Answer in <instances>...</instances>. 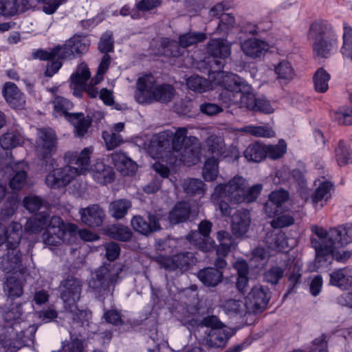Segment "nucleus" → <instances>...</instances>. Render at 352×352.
Wrapping results in <instances>:
<instances>
[{
	"mask_svg": "<svg viewBox=\"0 0 352 352\" xmlns=\"http://www.w3.org/2000/svg\"><path fill=\"white\" fill-rule=\"evenodd\" d=\"M312 234L310 236L311 247L315 251L314 267L315 271L328 270L333 261L346 263L352 256L351 250H337L340 245L332 237L338 236V232L331 231L329 237L326 236V229L317 225L310 228Z\"/></svg>",
	"mask_w": 352,
	"mask_h": 352,
	"instance_id": "obj_1",
	"label": "nucleus"
},
{
	"mask_svg": "<svg viewBox=\"0 0 352 352\" xmlns=\"http://www.w3.org/2000/svg\"><path fill=\"white\" fill-rule=\"evenodd\" d=\"M91 148H85L80 153L67 151L65 154V161L68 165L53 169L45 178L47 186L59 189L68 185L77 175L84 174L90 164Z\"/></svg>",
	"mask_w": 352,
	"mask_h": 352,
	"instance_id": "obj_2",
	"label": "nucleus"
},
{
	"mask_svg": "<svg viewBox=\"0 0 352 352\" xmlns=\"http://www.w3.org/2000/svg\"><path fill=\"white\" fill-rule=\"evenodd\" d=\"M308 39L314 54L327 58L338 49V36L333 25L327 20L318 19L309 26Z\"/></svg>",
	"mask_w": 352,
	"mask_h": 352,
	"instance_id": "obj_3",
	"label": "nucleus"
},
{
	"mask_svg": "<svg viewBox=\"0 0 352 352\" xmlns=\"http://www.w3.org/2000/svg\"><path fill=\"white\" fill-rule=\"evenodd\" d=\"M175 95L174 87L168 84L157 85L156 78L151 74L138 78L135 91V100L140 104H151L154 101L167 103Z\"/></svg>",
	"mask_w": 352,
	"mask_h": 352,
	"instance_id": "obj_4",
	"label": "nucleus"
},
{
	"mask_svg": "<svg viewBox=\"0 0 352 352\" xmlns=\"http://www.w3.org/2000/svg\"><path fill=\"white\" fill-rule=\"evenodd\" d=\"M221 91L219 99L225 107L232 105L243 107L245 95L248 94L252 87L236 74H231L221 82Z\"/></svg>",
	"mask_w": 352,
	"mask_h": 352,
	"instance_id": "obj_5",
	"label": "nucleus"
},
{
	"mask_svg": "<svg viewBox=\"0 0 352 352\" xmlns=\"http://www.w3.org/2000/svg\"><path fill=\"white\" fill-rule=\"evenodd\" d=\"M206 38L203 32H187L179 37V41L168 38H162L158 48V54L166 57H180L185 53V49L202 42Z\"/></svg>",
	"mask_w": 352,
	"mask_h": 352,
	"instance_id": "obj_6",
	"label": "nucleus"
},
{
	"mask_svg": "<svg viewBox=\"0 0 352 352\" xmlns=\"http://www.w3.org/2000/svg\"><path fill=\"white\" fill-rule=\"evenodd\" d=\"M245 180L241 176H235L227 184L221 185L217 189L219 193L230 194V200L235 204L250 203L255 201L263 189L262 184H256L245 191Z\"/></svg>",
	"mask_w": 352,
	"mask_h": 352,
	"instance_id": "obj_7",
	"label": "nucleus"
},
{
	"mask_svg": "<svg viewBox=\"0 0 352 352\" xmlns=\"http://www.w3.org/2000/svg\"><path fill=\"white\" fill-rule=\"evenodd\" d=\"M91 41L87 36L75 34L70 38L67 39L64 44H58L52 47V52L50 54L41 53L42 55H45V56H43V58H49L59 54L60 58L72 60L86 54L89 49Z\"/></svg>",
	"mask_w": 352,
	"mask_h": 352,
	"instance_id": "obj_8",
	"label": "nucleus"
},
{
	"mask_svg": "<svg viewBox=\"0 0 352 352\" xmlns=\"http://www.w3.org/2000/svg\"><path fill=\"white\" fill-rule=\"evenodd\" d=\"M197 140L194 136H187L186 128H178L172 140V148L181 152L182 160L188 166L196 164L199 161V153L193 147Z\"/></svg>",
	"mask_w": 352,
	"mask_h": 352,
	"instance_id": "obj_9",
	"label": "nucleus"
},
{
	"mask_svg": "<svg viewBox=\"0 0 352 352\" xmlns=\"http://www.w3.org/2000/svg\"><path fill=\"white\" fill-rule=\"evenodd\" d=\"M207 51L210 56L208 60L209 74L221 72L226 58L231 54L230 45L224 39H212L207 45Z\"/></svg>",
	"mask_w": 352,
	"mask_h": 352,
	"instance_id": "obj_10",
	"label": "nucleus"
},
{
	"mask_svg": "<svg viewBox=\"0 0 352 352\" xmlns=\"http://www.w3.org/2000/svg\"><path fill=\"white\" fill-rule=\"evenodd\" d=\"M58 139L56 133L50 128L38 130L35 151L38 159L46 164L56 153Z\"/></svg>",
	"mask_w": 352,
	"mask_h": 352,
	"instance_id": "obj_11",
	"label": "nucleus"
},
{
	"mask_svg": "<svg viewBox=\"0 0 352 352\" xmlns=\"http://www.w3.org/2000/svg\"><path fill=\"white\" fill-rule=\"evenodd\" d=\"M195 257L192 253L189 252H181L173 256L159 255L156 256L155 261L160 267L168 271H175L177 269L186 270L195 262Z\"/></svg>",
	"mask_w": 352,
	"mask_h": 352,
	"instance_id": "obj_12",
	"label": "nucleus"
},
{
	"mask_svg": "<svg viewBox=\"0 0 352 352\" xmlns=\"http://www.w3.org/2000/svg\"><path fill=\"white\" fill-rule=\"evenodd\" d=\"M6 253L0 256V270L6 274H25L27 267L23 265V254L19 248H6Z\"/></svg>",
	"mask_w": 352,
	"mask_h": 352,
	"instance_id": "obj_13",
	"label": "nucleus"
},
{
	"mask_svg": "<svg viewBox=\"0 0 352 352\" xmlns=\"http://www.w3.org/2000/svg\"><path fill=\"white\" fill-rule=\"evenodd\" d=\"M271 298V292L267 287H254L245 298V305L249 312L254 314L263 311Z\"/></svg>",
	"mask_w": 352,
	"mask_h": 352,
	"instance_id": "obj_14",
	"label": "nucleus"
},
{
	"mask_svg": "<svg viewBox=\"0 0 352 352\" xmlns=\"http://www.w3.org/2000/svg\"><path fill=\"white\" fill-rule=\"evenodd\" d=\"M82 282L80 279L72 275L68 276L63 280L60 285V298L65 305L77 302L80 298L82 290Z\"/></svg>",
	"mask_w": 352,
	"mask_h": 352,
	"instance_id": "obj_15",
	"label": "nucleus"
},
{
	"mask_svg": "<svg viewBox=\"0 0 352 352\" xmlns=\"http://www.w3.org/2000/svg\"><path fill=\"white\" fill-rule=\"evenodd\" d=\"M131 225L135 232L144 236H148L162 229L159 215L151 212H148L146 218L140 215L134 216L131 221Z\"/></svg>",
	"mask_w": 352,
	"mask_h": 352,
	"instance_id": "obj_16",
	"label": "nucleus"
},
{
	"mask_svg": "<svg viewBox=\"0 0 352 352\" xmlns=\"http://www.w3.org/2000/svg\"><path fill=\"white\" fill-rule=\"evenodd\" d=\"M80 214L82 222L92 228L102 226L106 217L104 210L98 204L81 208Z\"/></svg>",
	"mask_w": 352,
	"mask_h": 352,
	"instance_id": "obj_17",
	"label": "nucleus"
},
{
	"mask_svg": "<svg viewBox=\"0 0 352 352\" xmlns=\"http://www.w3.org/2000/svg\"><path fill=\"white\" fill-rule=\"evenodd\" d=\"M277 265L271 266L265 272L264 280L272 285H276L283 278L285 270L290 262L289 258L286 255H281L276 258Z\"/></svg>",
	"mask_w": 352,
	"mask_h": 352,
	"instance_id": "obj_18",
	"label": "nucleus"
},
{
	"mask_svg": "<svg viewBox=\"0 0 352 352\" xmlns=\"http://www.w3.org/2000/svg\"><path fill=\"white\" fill-rule=\"evenodd\" d=\"M243 107L251 111L264 113H271L274 111L270 102L264 96H256L252 93V89L248 91L247 95H245Z\"/></svg>",
	"mask_w": 352,
	"mask_h": 352,
	"instance_id": "obj_19",
	"label": "nucleus"
},
{
	"mask_svg": "<svg viewBox=\"0 0 352 352\" xmlns=\"http://www.w3.org/2000/svg\"><path fill=\"white\" fill-rule=\"evenodd\" d=\"M115 278L106 267H100L94 273V277L89 283V286L95 291L100 292L107 290L113 283Z\"/></svg>",
	"mask_w": 352,
	"mask_h": 352,
	"instance_id": "obj_20",
	"label": "nucleus"
},
{
	"mask_svg": "<svg viewBox=\"0 0 352 352\" xmlns=\"http://www.w3.org/2000/svg\"><path fill=\"white\" fill-rule=\"evenodd\" d=\"M251 222L250 214L248 210H238L232 217V230L235 235L242 236L245 234Z\"/></svg>",
	"mask_w": 352,
	"mask_h": 352,
	"instance_id": "obj_21",
	"label": "nucleus"
},
{
	"mask_svg": "<svg viewBox=\"0 0 352 352\" xmlns=\"http://www.w3.org/2000/svg\"><path fill=\"white\" fill-rule=\"evenodd\" d=\"M52 52V48H51L49 51L44 50L42 49L38 50L36 52L33 53V56L34 58H38L41 60H47L48 63L46 66V69L45 71V76L46 77H52L54 74L58 73L59 69L62 67L63 65V61L67 60V58H60L59 54L54 56L53 57L49 58H43V56H45V54H43L41 52H45L50 54Z\"/></svg>",
	"mask_w": 352,
	"mask_h": 352,
	"instance_id": "obj_22",
	"label": "nucleus"
},
{
	"mask_svg": "<svg viewBox=\"0 0 352 352\" xmlns=\"http://www.w3.org/2000/svg\"><path fill=\"white\" fill-rule=\"evenodd\" d=\"M67 120L74 126L75 135L84 137L92 123L89 116L85 117L83 113H72L67 114Z\"/></svg>",
	"mask_w": 352,
	"mask_h": 352,
	"instance_id": "obj_23",
	"label": "nucleus"
},
{
	"mask_svg": "<svg viewBox=\"0 0 352 352\" xmlns=\"http://www.w3.org/2000/svg\"><path fill=\"white\" fill-rule=\"evenodd\" d=\"M197 276L204 286L214 287L222 282L223 273L213 267H208L199 270Z\"/></svg>",
	"mask_w": 352,
	"mask_h": 352,
	"instance_id": "obj_24",
	"label": "nucleus"
},
{
	"mask_svg": "<svg viewBox=\"0 0 352 352\" xmlns=\"http://www.w3.org/2000/svg\"><path fill=\"white\" fill-rule=\"evenodd\" d=\"M112 160L115 167L122 175L129 176L135 173L138 168L137 164L125 153L116 152L112 154Z\"/></svg>",
	"mask_w": 352,
	"mask_h": 352,
	"instance_id": "obj_25",
	"label": "nucleus"
},
{
	"mask_svg": "<svg viewBox=\"0 0 352 352\" xmlns=\"http://www.w3.org/2000/svg\"><path fill=\"white\" fill-rule=\"evenodd\" d=\"M94 179L101 185H107L113 182L115 172L113 168L104 164L102 162H97L92 168Z\"/></svg>",
	"mask_w": 352,
	"mask_h": 352,
	"instance_id": "obj_26",
	"label": "nucleus"
},
{
	"mask_svg": "<svg viewBox=\"0 0 352 352\" xmlns=\"http://www.w3.org/2000/svg\"><path fill=\"white\" fill-rule=\"evenodd\" d=\"M2 92L6 100L12 107L21 108L24 104L23 94L14 82H6Z\"/></svg>",
	"mask_w": 352,
	"mask_h": 352,
	"instance_id": "obj_27",
	"label": "nucleus"
},
{
	"mask_svg": "<svg viewBox=\"0 0 352 352\" xmlns=\"http://www.w3.org/2000/svg\"><path fill=\"white\" fill-rule=\"evenodd\" d=\"M241 49L246 56L256 58L264 54L268 50V44L260 39L249 38L242 43Z\"/></svg>",
	"mask_w": 352,
	"mask_h": 352,
	"instance_id": "obj_28",
	"label": "nucleus"
},
{
	"mask_svg": "<svg viewBox=\"0 0 352 352\" xmlns=\"http://www.w3.org/2000/svg\"><path fill=\"white\" fill-rule=\"evenodd\" d=\"M334 190V184L329 180L319 181L318 185L311 195L310 198L314 206L320 201L325 203L331 198V192Z\"/></svg>",
	"mask_w": 352,
	"mask_h": 352,
	"instance_id": "obj_29",
	"label": "nucleus"
},
{
	"mask_svg": "<svg viewBox=\"0 0 352 352\" xmlns=\"http://www.w3.org/2000/svg\"><path fill=\"white\" fill-rule=\"evenodd\" d=\"M191 208L188 202L179 201L169 212L168 219L170 224L176 225L188 220Z\"/></svg>",
	"mask_w": 352,
	"mask_h": 352,
	"instance_id": "obj_30",
	"label": "nucleus"
},
{
	"mask_svg": "<svg viewBox=\"0 0 352 352\" xmlns=\"http://www.w3.org/2000/svg\"><path fill=\"white\" fill-rule=\"evenodd\" d=\"M23 229L21 223L12 222L5 231L6 245L8 248H19Z\"/></svg>",
	"mask_w": 352,
	"mask_h": 352,
	"instance_id": "obj_31",
	"label": "nucleus"
},
{
	"mask_svg": "<svg viewBox=\"0 0 352 352\" xmlns=\"http://www.w3.org/2000/svg\"><path fill=\"white\" fill-rule=\"evenodd\" d=\"M65 234L64 226H47L42 239L45 244L56 246L61 243Z\"/></svg>",
	"mask_w": 352,
	"mask_h": 352,
	"instance_id": "obj_32",
	"label": "nucleus"
},
{
	"mask_svg": "<svg viewBox=\"0 0 352 352\" xmlns=\"http://www.w3.org/2000/svg\"><path fill=\"white\" fill-rule=\"evenodd\" d=\"M50 214L47 211L41 212L28 220L25 229L32 233L41 232L47 228Z\"/></svg>",
	"mask_w": 352,
	"mask_h": 352,
	"instance_id": "obj_33",
	"label": "nucleus"
},
{
	"mask_svg": "<svg viewBox=\"0 0 352 352\" xmlns=\"http://www.w3.org/2000/svg\"><path fill=\"white\" fill-rule=\"evenodd\" d=\"M244 157L250 162H260L267 157L266 145L255 142L244 151Z\"/></svg>",
	"mask_w": 352,
	"mask_h": 352,
	"instance_id": "obj_34",
	"label": "nucleus"
},
{
	"mask_svg": "<svg viewBox=\"0 0 352 352\" xmlns=\"http://www.w3.org/2000/svg\"><path fill=\"white\" fill-rule=\"evenodd\" d=\"M331 231H336L338 232V236H333L332 239L338 242L340 247L347 245L352 242V224L346 223L344 226H338L336 228H331L328 231L326 230V236L329 237V234Z\"/></svg>",
	"mask_w": 352,
	"mask_h": 352,
	"instance_id": "obj_35",
	"label": "nucleus"
},
{
	"mask_svg": "<svg viewBox=\"0 0 352 352\" xmlns=\"http://www.w3.org/2000/svg\"><path fill=\"white\" fill-rule=\"evenodd\" d=\"M224 184H223V185ZM221 185V184H219L215 187L212 197L213 201L217 203L218 206V209L220 210L221 214L223 216L228 217L231 215L232 210V208L230 207V204H236L230 200V197L229 196L230 194L227 193V192H225V193H219V192H217V189Z\"/></svg>",
	"mask_w": 352,
	"mask_h": 352,
	"instance_id": "obj_36",
	"label": "nucleus"
},
{
	"mask_svg": "<svg viewBox=\"0 0 352 352\" xmlns=\"http://www.w3.org/2000/svg\"><path fill=\"white\" fill-rule=\"evenodd\" d=\"M314 90L317 93H325L329 89L331 75L323 68H318L313 76Z\"/></svg>",
	"mask_w": 352,
	"mask_h": 352,
	"instance_id": "obj_37",
	"label": "nucleus"
},
{
	"mask_svg": "<svg viewBox=\"0 0 352 352\" xmlns=\"http://www.w3.org/2000/svg\"><path fill=\"white\" fill-rule=\"evenodd\" d=\"M4 292L11 299H15L23 294V286L21 280L14 276L6 278L4 283Z\"/></svg>",
	"mask_w": 352,
	"mask_h": 352,
	"instance_id": "obj_38",
	"label": "nucleus"
},
{
	"mask_svg": "<svg viewBox=\"0 0 352 352\" xmlns=\"http://www.w3.org/2000/svg\"><path fill=\"white\" fill-rule=\"evenodd\" d=\"M66 311L69 314L70 318L74 322L83 325L85 322H88L91 316V312L87 309H80L76 302L70 303V305H65Z\"/></svg>",
	"mask_w": 352,
	"mask_h": 352,
	"instance_id": "obj_39",
	"label": "nucleus"
},
{
	"mask_svg": "<svg viewBox=\"0 0 352 352\" xmlns=\"http://www.w3.org/2000/svg\"><path fill=\"white\" fill-rule=\"evenodd\" d=\"M348 276L346 267L336 270L330 274L329 283L340 289L346 290L351 287Z\"/></svg>",
	"mask_w": 352,
	"mask_h": 352,
	"instance_id": "obj_40",
	"label": "nucleus"
},
{
	"mask_svg": "<svg viewBox=\"0 0 352 352\" xmlns=\"http://www.w3.org/2000/svg\"><path fill=\"white\" fill-rule=\"evenodd\" d=\"M107 232L111 239L123 242L129 241L133 236L131 230L128 227L120 224L109 227Z\"/></svg>",
	"mask_w": 352,
	"mask_h": 352,
	"instance_id": "obj_41",
	"label": "nucleus"
},
{
	"mask_svg": "<svg viewBox=\"0 0 352 352\" xmlns=\"http://www.w3.org/2000/svg\"><path fill=\"white\" fill-rule=\"evenodd\" d=\"M342 41L340 53L352 61V27L346 22L343 23Z\"/></svg>",
	"mask_w": 352,
	"mask_h": 352,
	"instance_id": "obj_42",
	"label": "nucleus"
},
{
	"mask_svg": "<svg viewBox=\"0 0 352 352\" xmlns=\"http://www.w3.org/2000/svg\"><path fill=\"white\" fill-rule=\"evenodd\" d=\"M131 207V203L130 201L120 199L111 202L109 211L113 217L116 219H120L126 214L128 210Z\"/></svg>",
	"mask_w": 352,
	"mask_h": 352,
	"instance_id": "obj_43",
	"label": "nucleus"
},
{
	"mask_svg": "<svg viewBox=\"0 0 352 352\" xmlns=\"http://www.w3.org/2000/svg\"><path fill=\"white\" fill-rule=\"evenodd\" d=\"M335 157L340 166L352 163V151H349L344 140H341L338 142V146L335 148Z\"/></svg>",
	"mask_w": 352,
	"mask_h": 352,
	"instance_id": "obj_44",
	"label": "nucleus"
},
{
	"mask_svg": "<svg viewBox=\"0 0 352 352\" xmlns=\"http://www.w3.org/2000/svg\"><path fill=\"white\" fill-rule=\"evenodd\" d=\"M219 161L214 156L209 157L205 162L203 168V177L206 182H212L217 177Z\"/></svg>",
	"mask_w": 352,
	"mask_h": 352,
	"instance_id": "obj_45",
	"label": "nucleus"
},
{
	"mask_svg": "<svg viewBox=\"0 0 352 352\" xmlns=\"http://www.w3.org/2000/svg\"><path fill=\"white\" fill-rule=\"evenodd\" d=\"M188 87L195 92L204 93L209 90L211 83L207 79L199 76H192L187 79Z\"/></svg>",
	"mask_w": 352,
	"mask_h": 352,
	"instance_id": "obj_46",
	"label": "nucleus"
},
{
	"mask_svg": "<svg viewBox=\"0 0 352 352\" xmlns=\"http://www.w3.org/2000/svg\"><path fill=\"white\" fill-rule=\"evenodd\" d=\"M227 340L228 338L221 329H210L207 342L210 346L215 348L223 346Z\"/></svg>",
	"mask_w": 352,
	"mask_h": 352,
	"instance_id": "obj_47",
	"label": "nucleus"
},
{
	"mask_svg": "<svg viewBox=\"0 0 352 352\" xmlns=\"http://www.w3.org/2000/svg\"><path fill=\"white\" fill-rule=\"evenodd\" d=\"M266 243L269 248L279 252L285 248L287 242L285 234L283 232H279L267 236L266 237Z\"/></svg>",
	"mask_w": 352,
	"mask_h": 352,
	"instance_id": "obj_48",
	"label": "nucleus"
},
{
	"mask_svg": "<svg viewBox=\"0 0 352 352\" xmlns=\"http://www.w3.org/2000/svg\"><path fill=\"white\" fill-rule=\"evenodd\" d=\"M275 73L277 74V78L290 80L294 75V70L291 63L287 60H283L275 67Z\"/></svg>",
	"mask_w": 352,
	"mask_h": 352,
	"instance_id": "obj_49",
	"label": "nucleus"
},
{
	"mask_svg": "<svg viewBox=\"0 0 352 352\" xmlns=\"http://www.w3.org/2000/svg\"><path fill=\"white\" fill-rule=\"evenodd\" d=\"M208 151L217 156L223 154L225 148V144L223 138L217 135H211L207 139Z\"/></svg>",
	"mask_w": 352,
	"mask_h": 352,
	"instance_id": "obj_50",
	"label": "nucleus"
},
{
	"mask_svg": "<svg viewBox=\"0 0 352 352\" xmlns=\"http://www.w3.org/2000/svg\"><path fill=\"white\" fill-rule=\"evenodd\" d=\"M21 138L19 134L6 133L0 138L1 146L5 150H9L21 145Z\"/></svg>",
	"mask_w": 352,
	"mask_h": 352,
	"instance_id": "obj_51",
	"label": "nucleus"
},
{
	"mask_svg": "<svg viewBox=\"0 0 352 352\" xmlns=\"http://www.w3.org/2000/svg\"><path fill=\"white\" fill-rule=\"evenodd\" d=\"M287 151V144L283 140H280L275 145L266 146L267 157L272 160H278L282 157Z\"/></svg>",
	"mask_w": 352,
	"mask_h": 352,
	"instance_id": "obj_52",
	"label": "nucleus"
},
{
	"mask_svg": "<svg viewBox=\"0 0 352 352\" xmlns=\"http://www.w3.org/2000/svg\"><path fill=\"white\" fill-rule=\"evenodd\" d=\"M91 76V72L87 67L82 69L80 72H76L73 74L71 77V84L75 87H78L81 92H83V87L87 85V81Z\"/></svg>",
	"mask_w": 352,
	"mask_h": 352,
	"instance_id": "obj_53",
	"label": "nucleus"
},
{
	"mask_svg": "<svg viewBox=\"0 0 352 352\" xmlns=\"http://www.w3.org/2000/svg\"><path fill=\"white\" fill-rule=\"evenodd\" d=\"M204 183L199 179H190L184 183V191L188 195H202L204 193Z\"/></svg>",
	"mask_w": 352,
	"mask_h": 352,
	"instance_id": "obj_54",
	"label": "nucleus"
},
{
	"mask_svg": "<svg viewBox=\"0 0 352 352\" xmlns=\"http://www.w3.org/2000/svg\"><path fill=\"white\" fill-rule=\"evenodd\" d=\"M53 104L54 111L64 115L66 118L69 113L67 111L73 107V104L69 100L59 96H55Z\"/></svg>",
	"mask_w": 352,
	"mask_h": 352,
	"instance_id": "obj_55",
	"label": "nucleus"
},
{
	"mask_svg": "<svg viewBox=\"0 0 352 352\" xmlns=\"http://www.w3.org/2000/svg\"><path fill=\"white\" fill-rule=\"evenodd\" d=\"M17 0H0V14L3 16H14L18 12Z\"/></svg>",
	"mask_w": 352,
	"mask_h": 352,
	"instance_id": "obj_56",
	"label": "nucleus"
},
{
	"mask_svg": "<svg viewBox=\"0 0 352 352\" xmlns=\"http://www.w3.org/2000/svg\"><path fill=\"white\" fill-rule=\"evenodd\" d=\"M300 269L299 267L294 266L293 270L288 276L289 286L287 288V293L285 296L296 292V287L298 284L300 283L302 274L300 272Z\"/></svg>",
	"mask_w": 352,
	"mask_h": 352,
	"instance_id": "obj_57",
	"label": "nucleus"
},
{
	"mask_svg": "<svg viewBox=\"0 0 352 352\" xmlns=\"http://www.w3.org/2000/svg\"><path fill=\"white\" fill-rule=\"evenodd\" d=\"M294 223V219L292 216L287 214L279 213L271 221V226L273 228H282L289 226Z\"/></svg>",
	"mask_w": 352,
	"mask_h": 352,
	"instance_id": "obj_58",
	"label": "nucleus"
},
{
	"mask_svg": "<svg viewBox=\"0 0 352 352\" xmlns=\"http://www.w3.org/2000/svg\"><path fill=\"white\" fill-rule=\"evenodd\" d=\"M43 204V200L38 196H28L23 200V204L25 209L30 212L38 210Z\"/></svg>",
	"mask_w": 352,
	"mask_h": 352,
	"instance_id": "obj_59",
	"label": "nucleus"
},
{
	"mask_svg": "<svg viewBox=\"0 0 352 352\" xmlns=\"http://www.w3.org/2000/svg\"><path fill=\"white\" fill-rule=\"evenodd\" d=\"M27 177V173L25 170L16 171L10 181V188L16 190L22 189L25 184Z\"/></svg>",
	"mask_w": 352,
	"mask_h": 352,
	"instance_id": "obj_60",
	"label": "nucleus"
},
{
	"mask_svg": "<svg viewBox=\"0 0 352 352\" xmlns=\"http://www.w3.org/2000/svg\"><path fill=\"white\" fill-rule=\"evenodd\" d=\"M327 343V336L326 334L322 333L312 341L309 352H328Z\"/></svg>",
	"mask_w": 352,
	"mask_h": 352,
	"instance_id": "obj_61",
	"label": "nucleus"
},
{
	"mask_svg": "<svg viewBox=\"0 0 352 352\" xmlns=\"http://www.w3.org/2000/svg\"><path fill=\"white\" fill-rule=\"evenodd\" d=\"M98 49L104 54H109V52H113L114 45L111 34H106L101 37Z\"/></svg>",
	"mask_w": 352,
	"mask_h": 352,
	"instance_id": "obj_62",
	"label": "nucleus"
},
{
	"mask_svg": "<svg viewBox=\"0 0 352 352\" xmlns=\"http://www.w3.org/2000/svg\"><path fill=\"white\" fill-rule=\"evenodd\" d=\"M103 318L107 322L116 327L122 326L124 323L120 313L116 309L106 310Z\"/></svg>",
	"mask_w": 352,
	"mask_h": 352,
	"instance_id": "obj_63",
	"label": "nucleus"
},
{
	"mask_svg": "<svg viewBox=\"0 0 352 352\" xmlns=\"http://www.w3.org/2000/svg\"><path fill=\"white\" fill-rule=\"evenodd\" d=\"M289 199V192L283 189L272 191L269 195V200H272L274 204L278 205L283 210V204Z\"/></svg>",
	"mask_w": 352,
	"mask_h": 352,
	"instance_id": "obj_64",
	"label": "nucleus"
}]
</instances>
